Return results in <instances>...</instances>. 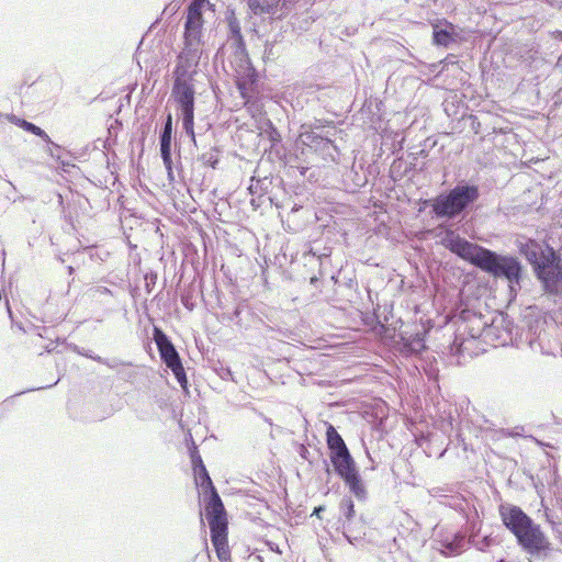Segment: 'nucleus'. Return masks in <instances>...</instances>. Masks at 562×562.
<instances>
[{
    "mask_svg": "<svg viewBox=\"0 0 562 562\" xmlns=\"http://www.w3.org/2000/svg\"><path fill=\"white\" fill-rule=\"evenodd\" d=\"M499 515L502 521L517 539V543L530 555H548L551 551V542L522 509L514 505H501Z\"/></svg>",
    "mask_w": 562,
    "mask_h": 562,
    "instance_id": "f257e3e1",
    "label": "nucleus"
},
{
    "mask_svg": "<svg viewBox=\"0 0 562 562\" xmlns=\"http://www.w3.org/2000/svg\"><path fill=\"white\" fill-rule=\"evenodd\" d=\"M337 132L333 123L324 124L317 120L301 126L295 144L297 148H302V155L319 153L324 157L328 156L334 159V153H337V147L334 144Z\"/></svg>",
    "mask_w": 562,
    "mask_h": 562,
    "instance_id": "f03ea898",
    "label": "nucleus"
},
{
    "mask_svg": "<svg viewBox=\"0 0 562 562\" xmlns=\"http://www.w3.org/2000/svg\"><path fill=\"white\" fill-rule=\"evenodd\" d=\"M196 72L180 75L178 70H173V85L171 89V98L177 102L182 115V125L184 132L194 140V95L195 89L193 77Z\"/></svg>",
    "mask_w": 562,
    "mask_h": 562,
    "instance_id": "7ed1b4c3",
    "label": "nucleus"
},
{
    "mask_svg": "<svg viewBox=\"0 0 562 562\" xmlns=\"http://www.w3.org/2000/svg\"><path fill=\"white\" fill-rule=\"evenodd\" d=\"M196 20L186 21L183 33V48L177 56V64L175 69L180 75L196 72L200 59L203 54L202 42V24H198Z\"/></svg>",
    "mask_w": 562,
    "mask_h": 562,
    "instance_id": "20e7f679",
    "label": "nucleus"
},
{
    "mask_svg": "<svg viewBox=\"0 0 562 562\" xmlns=\"http://www.w3.org/2000/svg\"><path fill=\"white\" fill-rule=\"evenodd\" d=\"M479 198L475 186H457L447 195H440L432 207L437 216L454 217Z\"/></svg>",
    "mask_w": 562,
    "mask_h": 562,
    "instance_id": "39448f33",
    "label": "nucleus"
},
{
    "mask_svg": "<svg viewBox=\"0 0 562 562\" xmlns=\"http://www.w3.org/2000/svg\"><path fill=\"white\" fill-rule=\"evenodd\" d=\"M480 269L495 278H505L512 289L520 284L522 267L515 257L502 256L488 249Z\"/></svg>",
    "mask_w": 562,
    "mask_h": 562,
    "instance_id": "423d86ee",
    "label": "nucleus"
},
{
    "mask_svg": "<svg viewBox=\"0 0 562 562\" xmlns=\"http://www.w3.org/2000/svg\"><path fill=\"white\" fill-rule=\"evenodd\" d=\"M553 248H549V259L542 261V267L535 274L541 282L546 293L562 296V262Z\"/></svg>",
    "mask_w": 562,
    "mask_h": 562,
    "instance_id": "0eeeda50",
    "label": "nucleus"
},
{
    "mask_svg": "<svg viewBox=\"0 0 562 562\" xmlns=\"http://www.w3.org/2000/svg\"><path fill=\"white\" fill-rule=\"evenodd\" d=\"M443 245L451 252L480 268L488 249L473 244L453 232L447 233Z\"/></svg>",
    "mask_w": 562,
    "mask_h": 562,
    "instance_id": "6e6552de",
    "label": "nucleus"
},
{
    "mask_svg": "<svg viewBox=\"0 0 562 562\" xmlns=\"http://www.w3.org/2000/svg\"><path fill=\"white\" fill-rule=\"evenodd\" d=\"M248 8L255 15L271 18L285 16L292 7L291 0H247Z\"/></svg>",
    "mask_w": 562,
    "mask_h": 562,
    "instance_id": "1a4fd4ad",
    "label": "nucleus"
},
{
    "mask_svg": "<svg viewBox=\"0 0 562 562\" xmlns=\"http://www.w3.org/2000/svg\"><path fill=\"white\" fill-rule=\"evenodd\" d=\"M205 512L210 528L227 527L226 510L215 487L209 492Z\"/></svg>",
    "mask_w": 562,
    "mask_h": 562,
    "instance_id": "9d476101",
    "label": "nucleus"
},
{
    "mask_svg": "<svg viewBox=\"0 0 562 562\" xmlns=\"http://www.w3.org/2000/svg\"><path fill=\"white\" fill-rule=\"evenodd\" d=\"M518 248L520 254L524 255L532 266L533 272H536L542 267V261L549 259V248L551 247L547 245L546 249H543L538 241L533 239H526L524 241H518Z\"/></svg>",
    "mask_w": 562,
    "mask_h": 562,
    "instance_id": "9b49d317",
    "label": "nucleus"
},
{
    "mask_svg": "<svg viewBox=\"0 0 562 562\" xmlns=\"http://www.w3.org/2000/svg\"><path fill=\"white\" fill-rule=\"evenodd\" d=\"M154 340L157 345L161 360L170 368L181 363L178 351L167 335L158 327H154Z\"/></svg>",
    "mask_w": 562,
    "mask_h": 562,
    "instance_id": "f8f14e48",
    "label": "nucleus"
},
{
    "mask_svg": "<svg viewBox=\"0 0 562 562\" xmlns=\"http://www.w3.org/2000/svg\"><path fill=\"white\" fill-rule=\"evenodd\" d=\"M329 458L335 472L340 479L358 470L357 463L349 452V449L341 452H334V454H329Z\"/></svg>",
    "mask_w": 562,
    "mask_h": 562,
    "instance_id": "ddd939ff",
    "label": "nucleus"
},
{
    "mask_svg": "<svg viewBox=\"0 0 562 562\" xmlns=\"http://www.w3.org/2000/svg\"><path fill=\"white\" fill-rule=\"evenodd\" d=\"M228 527L210 528L211 540L215 548L216 555L221 562L231 561V551L227 541Z\"/></svg>",
    "mask_w": 562,
    "mask_h": 562,
    "instance_id": "4468645a",
    "label": "nucleus"
},
{
    "mask_svg": "<svg viewBox=\"0 0 562 562\" xmlns=\"http://www.w3.org/2000/svg\"><path fill=\"white\" fill-rule=\"evenodd\" d=\"M432 38L438 46L448 47L457 42L458 33L451 23L443 22L434 25Z\"/></svg>",
    "mask_w": 562,
    "mask_h": 562,
    "instance_id": "2eb2a0df",
    "label": "nucleus"
},
{
    "mask_svg": "<svg viewBox=\"0 0 562 562\" xmlns=\"http://www.w3.org/2000/svg\"><path fill=\"white\" fill-rule=\"evenodd\" d=\"M229 29L232 33L231 42L235 46V58L240 61V67H243L244 65H248L249 58L246 52V47L238 24L236 22H231Z\"/></svg>",
    "mask_w": 562,
    "mask_h": 562,
    "instance_id": "dca6fc26",
    "label": "nucleus"
},
{
    "mask_svg": "<svg viewBox=\"0 0 562 562\" xmlns=\"http://www.w3.org/2000/svg\"><path fill=\"white\" fill-rule=\"evenodd\" d=\"M349 491L359 499L364 501L367 498L368 492L367 487L361 479L359 470L356 472L348 474L341 479Z\"/></svg>",
    "mask_w": 562,
    "mask_h": 562,
    "instance_id": "f3484780",
    "label": "nucleus"
},
{
    "mask_svg": "<svg viewBox=\"0 0 562 562\" xmlns=\"http://www.w3.org/2000/svg\"><path fill=\"white\" fill-rule=\"evenodd\" d=\"M339 510H340V514L345 517V521L342 522L344 533L348 539H350L349 533H351V531H352L351 524L356 516L355 504H353V501L351 499V497L345 496L340 501Z\"/></svg>",
    "mask_w": 562,
    "mask_h": 562,
    "instance_id": "a211bd4d",
    "label": "nucleus"
},
{
    "mask_svg": "<svg viewBox=\"0 0 562 562\" xmlns=\"http://www.w3.org/2000/svg\"><path fill=\"white\" fill-rule=\"evenodd\" d=\"M22 128L26 132H30V133L41 137L48 145L46 153H48L52 157H55L54 150L60 149V147L57 144L52 142L48 134L41 127L36 126L35 124L27 122V121L22 122Z\"/></svg>",
    "mask_w": 562,
    "mask_h": 562,
    "instance_id": "6ab92c4d",
    "label": "nucleus"
},
{
    "mask_svg": "<svg viewBox=\"0 0 562 562\" xmlns=\"http://www.w3.org/2000/svg\"><path fill=\"white\" fill-rule=\"evenodd\" d=\"M326 439L328 449L330 450L329 454H334V452H341L348 449L341 436L330 424L327 426Z\"/></svg>",
    "mask_w": 562,
    "mask_h": 562,
    "instance_id": "aec40b11",
    "label": "nucleus"
},
{
    "mask_svg": "<svg viewBox=\"0 0 562 562\" xmlns=\"http://www.w3.org/2000/svg\"><path fill=\"white\" fill-rule=\"evenodd\" d=\"M273 178H250V182L248 186L249 192L255 195H263L270 192V187L272 184Z\"/></svg>",
    "mask_w": 562,
    "mask_h": 562,
    "instance_id": "412c9836",
    "label": "nucleus"
},
{
    "mask_svg": "<svg viewBox=\"0 0 562 562\" xmlns=\"http://www.w3.org/2000/svg\"><path fill=\"white\" fill-rule=\"evenodd\" d=\"M194 480L196 485L202 487L205 495L212 491V487H215L204 464H201V467L194 471Z\"/></svg>",
    "mask_w": 562,
    "mask_h": 562,
    "instance_id": "4be33fe9",
    "label": "nucleus"
},
{
    "mask_svg": "<svg viewBox=\"0 0 562 562\" xmlns=\"http://www.w3.org/2000/svg\"><path fill=\"white\" fill-rule=\"evenodd\" d=\"M469 542L480 551H486L492 546L498 543L492 536L480 537L477 533L470 535Z\"/></svg>",
    "mask_w": 562,
    "mask_h": 562,
    "instance_id": "5701e85b",
    "label": "nucleus"
},
{
    "mask_svg": "<svg viewBox=\"0 0 562 562\" xmlns=\"http://www.w3.org/2000/svg\"><path fill=\"white\" fill-rule=\"evenodd\" d=\"M205 0H192L188 8L187 19L186 21L196 20L198 24L203 25V16H202V7Z\"/></svg>",
    "mask_w": 562,
    "mask_h": 562,
    "instance_id": "b1692460",
    "label": "nucleus"
},
{
    "mask_svg": "<svg viewBox=\"0 0 562 562\" xmlns=\"http://www.w3.org/2000/svg\"><path fill=\"white\" fill-rule=\"evenodd\" d=\"M160 155L168 171V176H172L171 143L160 142Z\"/></svg>",
    "mask_w": 562,
    "mask_h": 562,
    "instance_id": "393cba45",
    "label": "nucleus"
},
{
    "mask_svg": "<svg viewBox=\"0 0 562 562\" xmlns=\"http://www.w3.org/2000/svg\"><path fill=\"white\" fill-rule=\"evenodd\" d=\"M260 135H266L272 145L280 140V134L274 128L270 120H266L262 123Z\"/></svg>",
    "mask_w": 562,
    "mask_h": 562,
    "instance_id": "a878e982",
    "label": "nucleus"
},
{
    "mask_svg": "<svg viewBox=\"0 0 562 562\" xmlns=\"http://www.w3.org/2000/svg\"><path fill=\"white\" fill-rule=\"evenodd\" d=\"M160 142L171 143L172 140V116L171 114L167 115L164 128L160 133Z\"/></svg>",
    "mask_w": 562,
    "mask_h": 562,
    "instance_id": "bb28decb",
    "label": "nucleus"
},
{
    "mask_svg": "<svg viewBox=\"0 0 562 562\" xmlns=\"http://www.w3.org/2000/svg\"><path fill=\"white\" fill-rule=\"evenodd\" d=\"M169 369L172 371V373L175 374L176 379L178 380V382L180 383L182 389L187 390L188 380H187V375H186V371L182 366V362L179 364H176L175 367H170Z\"/></svg>",
    "mask_w": 562,
    "mask_h": 562,
    "instance_id": "cd10ccee",
    "label": "nucleus"
},
{
    "mask_svg": "<svg viewBox=\"0 0 562 562\" xmlns=\"http://www.w3.org/2000/svg\"><path fill=\"white\" fill-rule=\"evenodd\" d=\"M200 161L202 162V165L210 166L213 169H215L216 164L218 162V154L215 149H211L210 151L203 154L200 157Z\"/></svg>",
    "mask_w": 562,
    "mask_h": 562,
    "instance_id": "c85d7f7f",
    "label": "nucleus"
},
{
    "mask_svg": "<svg viewBox=\"0 0 562 562\" xmlns=\"http://www.w3.org/2000/svg\"><path fill=\"white\" fill-rule=\"evenodd\" d=\"M404 347H405L406 351H407V352H409V353H417V352H419L422 349H424V348H425V346H424V341H423V339H422V338H419V337H416V338H414L412 341H409V342L405 344V346H404Z\"/></svg>",
    "mask_w": 562,
    "mask_h": 562,
    "instance_id": "c756f323",
    "label": "nucleus"
},
{
    "mask_svg": "<svg viewBox=\"0 0 562 562\" xmlns=\"http://www.w3.org/2000/svg\"><path fill=\"white\" fill-rule=\"evenodd\" d=\"M190 457H191V462L193 465V471L199 469L201 467V464H204L195 446L192 449H190Z\"/></svg>",
    "mask_w": 562,
    "mask_h": 562,
    "instance_id": "7c9ffc66",
    "label": "nucleus"
},
{
    "mask_svg": "<svg viewBox=\"0 0 562 562\" xmlns=\"http://www.w3.org/2000/svg\"><path fill=\"white\" fill-rule=\"evenodd\" d=\"M181 303L184 305L186 308L189 311H192L195 306V301L193 297V294L191 292H186L181 295Z\"/></svg>",
    "mask_w": 562,
    "mask_h": 562,
    "instance_id": "2f4dec72",
    "label": "nucleus"
},
{
    "mask_svg": "<svg viewBox=\"0 0 562 562\" xmlns=\"http://www.w3.org/2000/svg\"><path fill=\"white\" fill-rule=\"evenodd\" d=\"M463 536H456V540L453 542H449L446 548L451 552L457 551V549L461 546L460 543L463 541Z\"/></svg>",
    "mask_w": 562,
    "mask_h": 562,
    "instance_id": "473e14b6",
    "label": "nucleus"
},
{
    "mask_svg": "<svg viewBox=\"0 0 562 562\" xmlns=\"http://www.w3.org/2000/svg\"><path fill=\"white\" fill-rule=\"evenodd\" d=\"M308 254H311V255H312V256H314V257H317V258L322 259L323 257H329V255H330V249H328V248H324V251H322V252H317L314 248H311V249L308 250Z\"/></svg>",
    "mask_w": 562,
    "mask_h": 562,
    "instance_id": "72a5a7b5",
    "label": "nucleus"
},
{
    "mask_svg": "<svg viewBox=\"0 0 562 562\" xmlns=\"http://www.w3.org/2000/svg\"><path fill=\"white\" fill-rule=\"evenodd\" d=\"M95 179L98 180V182L91 181L94 186L100 187V188H108V179L109 178H104V179L95 178ZM111 179H112V184H114L117 178H111Z\"/></svg>",
    "mask_w": 562,
    "mask_h": 562,
    "instance_id": "f704fd0d",
    "label": "nucleus"
},
{
    "mask_svg": "<svg viewBox=\"0 0 562 562\" xmlns=\"http://www.w3.org/2000/svg\"><path fill=\"white\" fill-rule=\"evenodd\" d=\"M60 165H61V171L63 172H66V173H74V169L76 168L75 165L72 164H69V162H65V161H60Z\"/></svg>",
    "mask_w": 562,
    "mask_h": 562,
    "instance_id": "c9c22d12",
    "label": "nucleus"
},
{
    "mask_svg": "<svg viewBox=\"0 0 562 562\" xmlns=\"http://www.w3.org/2000/svg\"><path fill=\"white\" fill-rule=\"evenodd\" d=\"M8 120H9V122H11L20 127H22V122H26L25 120L20 119L14 114L8 115Z\"/></svg>",
    "mask_w": 562,
    "mask_h": 562,
    "instance_id": "e433bc0d",
    "label": "nucleus"
},
{
    "mask_svg": "<svg viewBox=\"0 0 562 562\" xmlns=\"http://www.w3.org/2000/svg\"><path fill=\"white\" fill-rule=\"evenodd\" d=\"M356 180H357L356 186H358V187H363L368 182V178H362V177L356 178Z\"/></svg>",
    "mask_w": 562,
    "mask_h": 562,
    "instance_id": "4c0bfd02",
    "label": "nucleus"
},
{
    "mask_svg": "<svg viewBox=\"0 0 562 562\" xmlns=\"http://www.w3.org/2000/svg\"><path fill=\"white\" fill-rule=\"evenodd\" d=\"M92 359H93V360H95V361H98L99 363L105 364V366H108V367H111V368L113 367L112 364H110V363L108 362V360H105V359H103V358H101V357H99V356H98V357H92Z\"/></svg>",
    "mask_w": 562,
    "mask_h": 562,
    "instance_id": "58836bf2",
    "label": "nucleus"
},
{
    "mask_svg": "<svg viewBox=\"0 0 562 562\" xmlns=\"http://www.w3.org/2000/svg\"><path fill=\"white\" fill-rule=\"evenodd\" d=\"M94 291L98 292V293H101V294L111 293V291L108 288H104V286H98V288H95Z\"/></svg>",
    "mask_w": 562,
    "mask_h": 562,
    "instance_id": "ea45409f",
    "label": "nucleus"
},
{
    "mask_svg": "<svg viewBox=\"0 0 562 562\" xmlns=\"http://www.w3.org/2000/svg\"><path fill=\"white\" fill-rule=\"evenodd\" d=\"M325 510V506H318L314 509L313 515H316L318 518H321V513Z\"/></svg>",
    "mask_w": 562,
    "mask_h": 562,
    "instance_id": "a19ab883",
    "label": "nucleus"
},
{
    "mask_svg": "<svg viewBox=\"0 0 562 562\" xmlns=\"http://www.w3.org/2000/svg\"><path fill=\"white\" fill-rule=\"evenodd\" d=\"M551 35L555 38H560L562 41V31H554Z\"/></svg>",
    "mask_w": 562,
    "mask_h": 562,
    "instance_id": "79ce46f5",
    "label": "nucleus"
},
{
    "mask_svg": "<svg viewBox=\"0 0 562 562\" xmlns=\"http://www.w3.org/2000/svg\"><path fill=\"white\" fill-rule=\"evenodd\" d=\"M227 375H232V372L229 369H226L224 374L222 375L223 379H226Z\"/></svg>",
    "mask_w": 562,
    "mask_h": 562,
    "instance_id": "37998d69",
    "label": "nucleus"
},
{
    "mask_svg": "<svg viewBox=\"0 0 562 562\" xmlns=\"http://www.w3.org/2000/svg\"><path fill=\"white\" fill-rule=\"evenodd\" d=\"M557 67H562V54L558 58Z\"/></svg>",
    "mask_w": 562,
    "mask_h": 562,
    "instance_id": "c03bdc74",
    "label": "nucleus"
},
{
    "mask_svg": "<svg viewBox=\"0 0 562 562\" xmlns=\"http://www.w3.org/2000/svg\"><path fill=\"white\" fill-rule=\"evenodd\" d=\"M239 314H240V308L237 306V307L235 308V311H234V316H235V317H238V316H239Z\"/></svg>",
    "mask_w": 562,
    "mask_h": 562,
    "instance_id": "a18cd8bd",
    "label": "nucleus"
},
{
    "mask_svg": "<svg viewBox=\"0 0 562 562\" xmlns=\"http://www.w3.org/2000/svg\"><path fill=\"white\" fill-rule=\"evenodd\" d=\"M301 173L304 175L306 170H308V167H300Z\"/></svg>",
    "mask_w": 562,
    "mask_h": 562,
    "instance_id": "49530a36",
    "label": "nucleus"
},
{
    "mask_svg": "<svg viewBox=\"0 0 562 562\" xmlns=\"http://www.w3.org/2000/svg\"><path fill=\"white\" fill-rule=\"evenodd\" d=\"M318 279L316 277L311 278V283H316Z\"/></svg>",
    "mask_w": 562,
    "mask_h": 562,
    "instance_id": "de8ad7c7",
    "label": "nucleus"
},
{
    "mask_svg": "<svg viewBox=\"0 0 562 562\" xmlns=\"http://www.w3.org/2000/svg\"><path fill=\"white\" fill-rule=\"evenodd\" d=\"M305 452H307L306 448L302 447V453H301V456H302V457H305Z\"/></svg>",
    "mask_w": 562,
    "mask_h": 562,
    "instance_id": "09e8293b",
    "label": "nucleus"
},
{
    "mask_svg": "<svg viewBox=\"0 0 562 562\" xmlns=\"http://www.w3.org/2000/svg\"><path fill=\"white\" fill-rule=\"evenodd\" d=\"M68 270H69V273H72L74 272V268L70 266L68 267Z\"/></svg>",
    "mask_w": 562,
    "mask_h": 562,
    "instance_id": "8fccbe9b",
    "label": "nucleus"
},
{
    "mask_svg": "<svg viewBox=\"0 0 562 562\" xmlns=\"http://www.w3.org/2000/svg\"><path fill=\"white\" fill-rule=\"evenodd\" d=\"M276 179L279 180L280 183L282 182V178L281 177H278Z\"/></svg>",
    "mask_w": 562,
    "mask_h": 562,
    "instance_id": "3c124183",
    "label": "nucleus"
}]
</instances>
